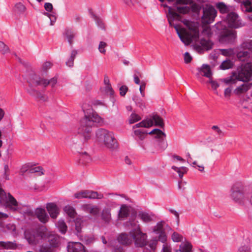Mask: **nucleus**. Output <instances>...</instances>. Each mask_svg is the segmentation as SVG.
Returning <instances> with one entry per match:
<instances>
[{
	"label": "nucleus",
	"mask_w": 252,
	"mask_h": 252,
	"mask_svg": "<svg viewBox=\"0 0 252 252\" xmlns=\"http://www.w3.org/2000/svg\"><path fill=\"white\" fill-rule=\"evenodd\" d=\"M64 212L71 218H74L76 215V212L73 207L70 205L65 206Z\"/></svg>",
	"instance_id": "nucleus-37"
},
{
	"label": "nucleus",
	"mask_w": 252,
	"mask_h": 252,
	"mask_svg": "<svg viewBox=\"0 0 252 252\" xmlns=\"http://www.w3.org/2000/svg\"><path fill=\"white\" fill-rule=\"evenodd\" d=\"M75 198L82 199H102L103 198V195L101 193H98L96 191L88 190H83L76 192L74 194Z\"/></svg>",
	"instance_id": "nucleus-12"
},
{
	"label": "nucleus",
	"mask_w": 252,
	"mask_h": 252,
	"mask_svg": "<svg viewBox=\"0 0 252 252\" xmlns=\"http://www.w3.org/2000/svg\"><path fill=\"white\" fill-rule=\"evenodd\" d=\"M102 219L106 222H109L111 220V210L109 208L103 209L101 214Z\"/></svg>",
	"instance_id": "nucleus-30"
},
{
	"label": "nucleus",
	"mask_w": 252,
	"mask_h": 252,
	"mask_svg": "<svg viewBox=\"0 0 252 252\" xmlns=\"http://www.w3.org/2000/svg\"><path fill=\"white\" fill-rule=\"evenodd\" d=\"M217 15V11L212 5H206L203 8V14L202 16V22L204 24L212 23Z\"/></svg>",
	"instance_id": "nucleus-11"
},
{
	"label": "nucleus",
	"mask_w": 252,
	"mask_h": 252,
	"mask_svg": "<svg viewBox=\"0 0 252 252\" xmlns=\"http://www.w3.org/2000/svg\"><path fill=\"white\" fill-rule=\"evenodd\" d=\"M192 249V245L188 241H183L180 246L179 251L181 252H189Z\"/></svg>",
	"instance_id": "nucleus-29"
},
{
	"label": "nucleus",
	"mask_w": 252,
	"mask_h": 252,
	"mask_svg": "<svg viewBox=\"0 0 252 252\" xmlns=\"http://www.w3.org/2000/svg\"><path fill=\"white\" fill-rule=\"evenodd\" d=\"M177 3L180 4H191L192 2V0H177Z\"/></svg>",
	"instance_id": "nucleus-58"
},
{
	"label": "nucleus",
	"mask_w": 252,
	"mask_h": 252,
	"mask_svg": "<svg viewBox=\"0 0 252 252\" xmlns=\"http://www.w3.org/2000/svg\"><path fill=\"white\" fill-rule=\"evenodd\" d=\"M30 173H35L37 175L40 176L43 174V169L40 166H36L32 167L30 170Z\"/></svg>",
	"instance_id": "nucleus-42"
},
{
	"label": "nucleus",
	"mask_w": 252,
	"mask_h": 252,
	"mask_svg": "<svg viewBox=\"0 0 252 252\" xmlns=\"http://www.w3.org/2000/svg\"><path fill=\"white\" fill-rule=\"evenodd\" d=\"M67 251L68 252H85L84 246L79 242L69 243Z\"/></svg>",
	"instance_id": "nucleus-18"
},
{
	"label": "nucleus",
	"mask_w": 252,
	"mask_h": 252,
	"mask_svg": "<svg viewBox=\"0 0 252 252\" xmlns=\"http://www.w3.org/2000/svg\"><path fill=\"white\" fill-rule=\"evenodd\" d=\"M99 210L98 207L96 206H92L90 209L89 213L93 215H96L99 213Z\"/></svg>",
	"instance_id": "nucleus-51"
},
{
	"label": "nucleus",
	"mask_w": 252,
	"mask_h": 252,
	"mask_svg": "<svg viewBox=\"0 0 252 252\" xmlns=\"http://www.w3.org/2000/svg\"><path fill=\"white\" fill-rule=\"evenodd\" d=\"M184 60L186 63H190L192 60V58L188 52H186L184 54Z\"/></svg>",
	"instance_id": "nucleus-56"
},
{
	"label": "nucleus",
	"mask_w": 252,
	"mask_h": 252,
	"mask_svg": "<svg viewBox=\"0 0 252 252\" xmlns=\"http://www.w3.org/2000/svg\"><path fill=\"white\" fill-rule=\"evenodd\" d=\"M44 15L49 17L50 20V25H53L56 21V16L55 14H49V13L46 12Z\"/></svg>",
	"instance_id": "nucleus-49"
},
{
	"label": "nucleus",
	"mask_w": 252,
	"mask_h": 252,
	"mask_svg": "<svg viewBox=\"0 0 252 252\" xmlns=\"http://www.w3.org/2000/svg\"><path fill=\"white\" fill-rule=\"evenodd\" d=\"M168 21L170 26L173 27L180 40L186 45L191 42L196 41L199 38L198 24L189 20H185L183 23L188 28L187 31L174 22L180 21L181 16L178 13L172 11L170 7H168Z\"/></svg>",
	"instance_id": "nucleus-1"
},
{
	"label": "nucleus",
	"mask_w": 252,
	"mask_h": 252,
	"mask_svg": "<svg viewBox=\"0 0 252 252\" xmlns=\"http://www.w3.org/2000/svg\"><path fill=\"white\" fill-rule=\"evenodd\" d=\"M120 94L121 96H125L127 92L128 88L125 85L122 86L120 89Z\"/></svg>",
	"instance_id": "nucleus-53"
},
{
	"label": "nucleus",
	"mask_w": 252,
	"mask_h": 252,
	"mask_svg": "<svg viewBox=\"0 0 252 252\" xmlns=\"http://www.w3.org/2000/svg\"><path fill=\"white\" fill-rule=\"evenodd\" d=\"M226 20L229 27L235 29L241 28L244 26L240 17L235 12H232L228 14Z\"/></svg>",
	"instance_id": "nucleus-13"
},
{
	"label": "nucleus",
	"mask_w": 252,
	"mask_h": 252,
	"mask_svg": "<svg viewBox=\"0 0 252 252\" xmlns=\"http://www.w3.org/2000/svg\"><path fill=\"white\" fill-rule=\"evenodd\" d=\"M238 252H251L250 248L248 246H242L239 248Z\"/></svg>",
	"instance_id": "nucleus-55"
},
{
	"label": "nucleus",
	"mask_w": 252,
	"mask_h": 252,
	"mask_svg": "<svg viewBox=\"0 0 252 252\" xmlns=\"http://www.w3.org/2000/svg\"><path fill=\"white\" fill-rule=\"evenodd\" d=\"M118 241L123 245H127L132 242V238L130 235L129 236L126 233H122L118 237Z\"/></svg>",
	"instance_id": "nucleus-22"
},
{
	"label": "nucleus",
	"mask_w": 252,
	"mask_h": 252,
	"mask_svg": "<svg viewBox=\"0 0 252 252\" xmlns=\"http://www.w3.org/2000/svg\"><path fill=\"white\" fill-rule=\"evenodd\" d=\"M29 87L27 89V92L32 96H38L40 95L35 88L38 86L46 87L47 85H50L54 87L57 83V79L55 77L48 80L39 77L36 74H32L28 79Z\"/></svg>",
	"instance_id": "nucleus-3"
},
{
	"label": "nucleus",
	"mask_w": 252,
	"mask_h": 252,
	"mask_svg": "<svg viewBox=\"0 0 252 252\" xmlns=\"http://www.w3.org/2000/svg\"><path fill=\"white\" fill-rule=\"evenodd\" d=\"M82 109L84 113V118L80 121L79 130L86 141L91 138V127L94 126L95 123L100 124L103 121L91 106H88L87 108L86 104L83 105Z\"/></svg>",
	"instance_id": "nucleus-2"
},
{
	"label": "nucleus",
	"mask_w": 252,
	"mask_h": 252,
	"mask_svg": "<svg viewBox=\"0 0 252 252\" xmlns=\"http://www.w3.org/2000/svg\"><path fill=\"white\" fill-rule=\"evenodd\" d=\"M158 240L157 238H155L150 241L148 246L150 248V252L154 251L156 249Z\"/></svg>",
	"instance_id": "nucleus-46"
},
{
	"label": "nucleus",
	"mask_w": 252,
	"mask_h": 252,
	"mask_svg": "<svg viewBox=\"0 0 252 252\" xmlns=\"http://www.w3.org/2000/svg\"><path fill=\"white\" fill-rule=\"evenodd\" d=\"M94 20L98 27L101 29H104V25L102 21L97 17H94Z\"/></svg>",
	"instance_id": "nucleus-52"
},
{
	"label": "nucleus",
	"mask_w": 252,
	"mask_h": 252,
	"mask_svg": "<svg viewBox=\"0 0 252 252\" xmlns=\"http://www.w3.org/2000/svg\"><path fill=\"white\" fill-rule=\"evenodd\" d=\"M243 188L241 183H235L231 189V198L236 202L241 203L244 199Z\"/></svg>",
	"instance_id": "nucleus-10"
},
{
	"label": "nucleus",
	"mask_w": 252,
	"mask_h": 252,
	"mask_svg": "<svg viewBox=\"0 0 252 252\" xmlns=\"http://www.w3.org/2000/svg\"><path fill=\"white\" fill-rule=\"evenodd\" d=\"M249 53L248 51H240L237 54V57L240 60H243V58L248 56Z\"/></svg>",
	"instance_id": "nucleus-50"
},
{
	"label": "nucleus",
	"mask_w": 252,
	"mask_h": 252,
	"mask_svg": "<svg viewBox=\"0 0 252 252\" xmlns=\"http://www.w3.org/2000/svg\"><path fill=\"white\" fill-rule=\"evenodd\" d=\"M212 129L215 130L217 132V133L219 135H224L222 130L217 126H213L212 127Z\"/></svg>",
	"instance_id": "nucleus-63"
},
{
	"label": "nucleus",
	"mask_w": 252,
	"mask_h": 252,
	"mask_svg": "<svg viewBox=\"0 0 252 252\" xmlns=\"http://www.w3.org/2000/svg\"><path fill=\"white\" fill-rule=\"evenodd\" d=\"M76 33L71 29L66 28L63 32V37L67 40L68 43L71 45Z\"/></svg>",
	"instance_id": "nucleus-21"
},
{
	"label": "nucleus",
	"mask_w": 252,
	"mask_h": 252,
	"mask_svg": "<svg viewBox=\"0 0 252 252\" xmlns=\"http://www.w3.org/2000/svg\"><path fill=\"white\" fill-rule=\"evenodd\" d=\"M107 46V44L103 41H100L98 46L99 51L102 54H105L106 50L105 47Z\"/></svg>",
	"instance_id": "nucleus-48"
},
{
	"label": "nucleus",
	"mask_w": 252,
	"mask_h": 252,
	"mask_svg": "<svg viewBox=\"0 0 252 252\" xmlns=\"http://www.w3.org/2000/svg\"><path fill=\"white\" fill-rule=\"evenodd\" d=\"M145 89V83H142L139 88V91L140 92L141 95L143 97L145 96L144 90Z\"/></svg>",
	"instance_id": "nucleus-64"
},
{
	"label": "nucleus",
	"mask_w": 252,
	"mask_h": 252,
	"mask_svg": "<svg viewBox=\"0 0 252 252\" xmlns=\"http://www.w3.org/2000/svg\"><path fill=\"white\" fill-rule=\"evenodd\" d=\"M35 215L41 222L46 223L49 219L46 210L42 208H37L35 210Z\"/></svg>",
	"instance_id": "nucleus-17"
},
{
	"label": "nucleus",
	"mask_w": 252,
	"mask_h": 252,
	"mask_svg": "<svg viewBox=\"0 0 252 252\" xmlns=\"http://www.w3.org/2000/svg\"><path fill=\"white\" fill-rule=\"evenodd\" d=\"M219 52L220 54L225 57H231L234 55V49L232 48L220 49Z\"/></svg>",
	"instance_id": "nucleus-36"
},
{
	"label": "nucleus",
	"mask_w": 252,
	"mask_h": 252,
	"mask_svg": "<svg viewBox=\"0 0 252 252\" xmlns=\"http://www.w3.org/2000/svg\"><path fill=\"white\" fill-rule=\"evenodd\" d=\"M237 37V32L233 30H227L220 36V41L225 44L233 43Z\"/></svg>",
	"instance_id": "nucleus-14"
},
{
	"label": "nucleus",
	"mask_w": 252,
	"mask_h": 252,
	"mask_svg": "<svg viewBox=\"0 0 252 252\" xmlns=\"http://www.w3.org/2000/svg\"><path fill=\"white\" fill-rule=\"evenodd\" d=\"M56 226L60 232L62 234H65L66 233L67 227L63 220H60L56 224Z\"/></svg>",
	"instance_id": "nucleus-31"
},
{
	"label": "nucleus",
	"mask_w": 252,
	"mask_h": 252,
	"mask_svg": "<svg viewBox=\"0 0 252 252\" xmlns=\"http://www.w3.org/2000/svg\"><path fill=\"white\" fill-rule=\"evenodd\" d=\"M51 66L52 63L50 62H46L43 64L42 68L43 70L46 71L48 69L50 68Z\"/></svg>",
	"instance_id": "nucleus-59"
},
{
	"label": "nucleus",
	"mask_w": 252,
	"mask_h": 252,
	"mask_svg": "<svg viewBox=\"0 0 252 252\" xmlns=\"http://www.w3.org/2000/svg\"><path fill=\"white\" fill-rule=\"evenodd\" d=\"M202 49L205 50H208L212 48L213 44L209 40L201 39L200 42Z\"/></svg>",
	"instance_id": "nucleus-34"
},
{
	"label": "nucleus",
	"mask_w": 252,
	"mask_h": 252,
	"mask_svg": "<svg viewBox=\"0 0 252 252\" xmlns=\"http://www.w3.org/2000/svg\"><path fill=\"white\" fill-rule=\"evenodd\" d=\"M134 135L140 140H142L145 138V134H148L146 131H142L141 130L137 129L134 131ZM149 134L155 135V137L157 138H162L163 136H165V134L161 130L158 128H155L151 131L148 132Z\"/></svg>",
	"instance_id": "nucleus-15"
},
{
	"label": "nucleus",
	"mask_w": 252,
	"mask_h": 252,
	"mask_svg": "<svg viewBox=\"0 0 252 252\" xmlns=\"http://www.w3.org/2000/svg\"><path fill=\"white\" fill-rule=\"evenodd\" d=\"M130 213V207L126 205H122L119 210L118 218L120 220L127 218Z\"/></svg>",
	"instance_id": "nucleus-20"
},
{
	"label": "nucleus",
	"mask_w": 252,
	"mask_h": 252,
	"mask_svg": "<svg viewBox=\"0 0 252 252\" xmlns=\"http://www.w3.org/2000/svg\"><path fill=\"white\" fill-rule=\"evenodd\" d=\"M233 65V62L232 61L229 60H227L221 63L220 67L221 69L225 70L231 68Z\"/></svg>",
	"instance_id": "nucleus-38"
},
{
	"label": "nucleus",
	"mask_w": 252,
	"mask_h": 252,
	"mask_svg": "<svg viewBox=\"0 0 252 252\" xmlns=\"http://www.w3.org/2000/svg\"><path fill=\"white\" fill-rule=\"evenodd\" d=\"M59 238L55 235L51 234L48 238L46 243L41 245L39 247V252H55L59 246Z\"/></svg>",
	"instance_id": "nucleus-8"
},
{
	"label": "nucleus",
	"mask_w": 252,
	"mask_h": 252,
	"mask_svg": "<svg viewBox=\"0 0 252 252\" xmlns=\"http://www.w3.org/2000/svg\"><path fill=\"white\" fill-rule=\"evenodd\" d=\"M0 247L7 250H14L17 248V245L15 242L0 241Z\"/></svg>",
	"instance_id": "nucleus-26"
},
{
	"label": "nucleus",
	"mask_w": 252,
	"mask_h": 252,
	"mask_svg": "<svg viewBox=\"0 0 252 252\" xmlns=\"http://www.w3.org/2000/svg\"><path fill=\"white\" fill-rule=\"evenodd\" d=\"M252 78V63L245 64L238 72H234L230 77L223 79L227 84H235L237 81H248Z\"/></svg>",
	"instance_id": "nucleus-5"
},
{
	"label": "nucleus",
	"mask_w": 252,
	"mask_h": 252,
	"mask_svg": "<svg viewBox=\"0 0 252 252\" xmlns=\"http://www.w3.org/2000/svg\"><path fill=\"white\" fill-rule=\"evenodd\" d=\"M83 221L80 219H77L75 221V227L77 235H78L82 231L83 226Z\"/></svg>",
	"instance_id": "nucleus-39"
},
{
	"label": "nucleus",
	"mask_w": 252,
	"mask_h": 252,
	"mask_svg": "<svg viewBox=\"0 0 252 252\" xmlns=\"http://www.w3.org/2000/svg\"><path fill=\"white\" fill-rule=\"evenodd\" d=\"M172 240L175 242H180L183 241V237L177 232H174L171 236Z\"/></svg>",
	"instance_id": "nucleus-43"
},
{
	"label": "nucleus",
	"mask_w": 252,
	"mask_h": 252,
	"mask_svg": "<svg viewBox=\"0 0 252 252\" xmlns=\"http://www.w3.org/2000/svg\"><path fill=\"white\" fill-rule=\"evenodd\" d=\"M216 7L221 13H227L229 11V7L223 2H220L217 3L216 4Z\"/></svg>",
	"instance_id": "nucleus-32"
},
{
	"label": "nucleus",
	"mask_w": 252,
	"mask_h": 252,
	"mask_svg": "<svg viewBox=\"0 0 252 252\" xmlns=\"http://www.w3.org/2000/svg\"><path fill=\"white\" fill-rule=\"evenodd\" d=\"M26 9V7L24 4L21 2L17 3L14 6V10L18 13L21 14L23 13Z\"/></svg>",
	"instance_id": "nucleus-41"
},
{
	"label": "nucleus",
	"mask_w": 252,
	"mask_h": 252,
	"mask_svg": "<svg viewBox=\"0 0 252 252\" xmlns=\"http://www.w3.org/2000/svg\"><path fill=\"white\" fill-rule=\"evenodd\" d=\"M141 119L140 117L136 114L135 113H132L130 116L129 119V122L130 124H133Z\"/></svg>",
	"instance_id": "nucleus-45"
},
{
	"label": "nucleus",
	"mask_w": 252,
	"mask_h": 252,
	"mask_svg": "<svg viewBox=\"0 0 252 252\" xmlns=\"http://www.w3.org/2000/svg\"><path fill=\"white\" fill-rule=\"evenodd\" d=\"M199 73L202 76L209 78H211L212 72L211 71L209 65L207 64H203L200 68L198 69Z\"/></svg>",
	"instance_id": "nucleus-24"
},
{
	"label": "nucleus",
	"mask_w": 252,
	"mask_h": 252,
	"mask_svg": "<svg viewBox=\"0 0 252 252\" xmlns=\"http://www.w3.org/2000/svg\"><path fill=\"white\" fill-rule=\"evenodd\" d=\"M152 215L148 213L140 212L138 215V217L145 222H149L152 220Z\"/></svg>",
	"instance_id": "nucleus-28"
},
{
	"label": "nucleus",
	"mask_w": 252,
	"mask_h": 252,
	"mask_svg": "<svg viewBox=\"0 0 252 252\" xmlns=\"http://www.w3.org/2000/svg\"><path fill=\"white\" fill-rule=\"evenodd\" d=\"M77 54L76 50H72L70 56L68 60L66 62V64L69 67H72L74 64V60Z\"/></svg>",
	"instance_id": "nucleus-35"
},
{
	"label": "nucleus",
	"mask_w": 252,
	"mask_h": 252,
	"mask_svg": "<svg viewBox=\"0 0 252 252\" xmlns=\"http://www.w3.org/2000/svg\"><path fill=\"white\" fill-rule=\"evenodd\" d=\"M9 51L8 47L2 42L0 41V52L4 54Z\"/></svg>",
	"instance_id": "nucleus-47"
},
{
	"label": "nucleus",
	"mask_w": 252,
	"mask_h": 252,
	"mask_svg": "<svg viewBox=\"0 0 252 252\" xmlns=\"http://www.w3.org/2000/svg\"><path fill=\"white\" fill-rule=\"evenodd\" d=\"M0 204L12 211L20 209V206L16 199L10 193H6L0 188Z\"/></svg>",
	"instance_id": "nucleus-7"
},
{
	"label": "nucleus",
	"mask_w": 252,
	"mask_h": 252,
	"mask_svg": "<svg viewBox=\"0 0 252 252\" xmlns=\"http://www.w3.org/2000/svg\"><path fill=\"white\" fill-rule=\"evenodd\" d=\"M154 122H155V125L156 126L161 127L164 126L162 119L159 116L154 115L151 119L144 120L142 122L136 124L133 126V128L140 127H149L154 125Z\"/></svg>",
	"instance_id": "nucleus-9"
},
{
	"label": "nucleus",
	"mask_w": 252,
	"mask_h": 252,
	"mask_svg": "<svg viewBox=\"0 0 252 252\" xmlns=\"http://www.w3.org/2000/svg\"><path fill=\"white\" fill-rule=\"evenodd\" d=\"M178 10L181 13H186L188 12L189 10V8L188 6H180L178 7Z\"/></svg>",
	"instance_id": "nucleus-60"
},
{
	"label": "nucleus",
	"mask_w": 252,
	"mask_h": 252,
	"mask_svg": "<svg viewBox=\"0 0 252 252\" xmlns=\"http://www.w3.org/2000/svg\"><path fill=\"white\" fill-rule=\"evenodd\" d=\"M241 8L243 11L252 12V2L249 0H243L241 3Z\"/></svg>",
	"instance_id": "nucleus-27"
},
{
	"label": "nucleus",
	"mask_w": 252,
	"mask_h": 252,
	"mask_svg": "<svg viewBox=\"0 0 252 252\" xmlns=\"http://www.w3.org/2000/svg\"><path fill=\"white\" fill-rule=\"evenodd\" d=\"M241 48L252 51V40H248L243 42L241 45Z\"/></svg>",
	"instance_id": "nucleus-40"
},
{
	"label": "nucleus",
	"mask_w": 252,
	"mask_h": 252,
	"mask_svg": "<svg viewBox=\"0 0 252 252\" xmlns=\"http://www.w3.org/2000/svg\"><path fill=\"white\" fill-rule=\"evenodd\" d=\"M172 169L176 171L179 175V177L180 178H182L184 174L186 173L188 171V168L184 166H182L181 167H177L175 166H173L172 167Z\"/></svg>",
	"instance_id": "nucleus-33"
},
{
	"label": "nucleus",
	"mask_w": 252,
	"mask_h": 252,
	"mask_svg": "<svg viewBox=\"0 0 252 252\" xmlns=\"http://www.w3.org/2000/svg\"><path fill=\"white\" fill-rule=\"evenodd\" d=\"M31 168L32 167L29 164H25L22 167L21 169V172L23 174L27 171H29L30 173V170Z\"/></svg>",
	"instance_id": "nucleus-57"
},
{
	"label": "nucleus",
	"mask_w": 252,
	"mask_h": 252,
	"mask_svg": "<svg viewBox=\"0 0 252 252\" xmlns=\"http://www.w3.org/2000/svg\"><path fill=\"white\" fill-rule=\"evenodd\" d=\"M126 225L132 228L129 232V234L132 238L135 247H143L146 245L147 236L146 233L141 231L138 221L129 220L126 222Z\"/></svg>",
	"instance_id": "nucleus-4"
},
{
	"label": "nucleus",
	"mask_w": 252,
	"mask_h": 252,
	"mask_svg": "<svg viewBox=\"0 0 252 252\" xmlns=\"http://www.w3.org/2000/svg\"><path fill=\"white\" fill-rule=\"evenodd\" d=\"M252 85V84L251 83L243 84L236 88L234 91V93L236 94H243L248 91L251 88Z\"/></svg>",
	"instance_id": "nucleus-25"
},
{
	"label": "nucleus",
	"mask_w": 252,
	"mask_h": 252,
	"mask_svg": "<svg viewBox=\"0 0 252 252\" xmlns=\"http://www.w3.org/2000/svg\"><path fill=\"white\" fill-rule=\"evenodd\" d=\"M46 208L53 219H56L59 214V209L57 205L54 203H48L46 205Z\"/></svg>",
	"instance_id": "nucleus-19"
},
{
	"label": "nucleus",
	"mask_w": 252,
	"mask_h": 252,
	"mask_svg": "<svg viewBox=\"0 0 252 252\" xmlns=\"http://www.w3.org/2000/svg\"><path fill=\"white\" fill-rule=\"evenodd\" d=\"M96 138L100 144H103L107 148L114 150L118 147V143L112 132L106 129L100 128L96 131Z\"/></svg>",
	"instance_id": "nucleus-6"
},
{
	"label": "nucleus",
	"mask_w": 252,
	"mask_h": 252,
	"mask_svg": "<svg viewBox=\"0 0 252 252\" xmlns=\"http://www.w3.org/2000/svg\"><path fill=\"white\" fill-rule=\"evenodd\" d=\"M25 237L30 245H35L37 240L33 232L27 230L25 232Z\"/></svg>",
	"instance_id": "nucleus-23"
},
{
	"label": "nucleus",
	"mask_w": 252,
	"mask_h": 252,
	"mask_svg": "<svg viewBox=\"0 0 252 252\" xmlns=\"http://www.w3.org/2000/svg\"><path fill=\"white\" fill-rule=\"evenodd\" d=\"M209 83L211 84L212 88L214 90H216L219 87V84L215 81H213L211 78L209 79Z\"/></svg>",
	"instance_id": "nucleus-54"
},
{
	"label": "nucleus",
	"mask_w": 252,
	"mask_h": 252,
	"mask_svg": "<svg viewBox=\"0 0 252 252\" xmlns=\"http://www.w3.org/2000/svg\"><path fill=\"white\" fill-rule=\"evenodd\" d=\"M44 8L46 11H51L53 9V5L51 3L46 2L44 4Z\"/></svg>",
	"instance_id": "nucleus-61"
},
{
	"label": "nucleus",
	"mask_w": 252,
	"mask_h": 252,
	"mask_svg": "<svg viewBox=\"0 0 252 252\" xmlns=\"http://www.w3.org/2000/svg\"><path fill=\"white\" fill-rule=\"evenodd\" d=\"M161 252H171V248L167 244L163 245L162 249Z\"/></svg>",
	"instance_id": "nucleus-62"
},
{
	"label": "nucleus",
	"mask_w": 252,
	"mask_h": 252,
	"mask_svg": "<svg viewBox=\"0 0 252 252\" xmlns=\"http://www.w3.org/2000/svg\"><path fill=\"white\" fill-rule=\"evenodd\" d=\"M133 100L135 102L136 104L141 109L145 107V103L143 100L137 96H134Z\"/></svg>",
	"instance_id": "nucleus-44"
},
{
	"label": "nucleus",
	"mask_w": 252,
	"mask_h": 252,
	"mask_svg": "<svg viewBox=\"0 0 252 252\" xmlns=\"http://www.w3.org/2000/svg\"><path fill=\"white\" fill-rule=\"evenodd\" d=\"M153 232L158 235V240L163 243H165L167 240V236L163 229V222H158L154 227Z\"/></svg>",
	"instance_id": "nucleus-16"
}]
</instances>
